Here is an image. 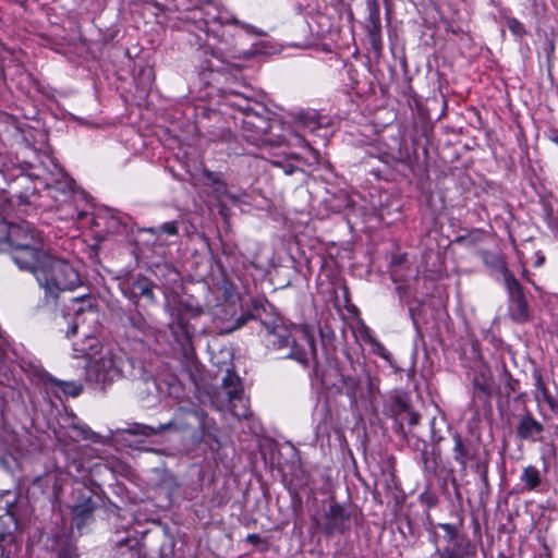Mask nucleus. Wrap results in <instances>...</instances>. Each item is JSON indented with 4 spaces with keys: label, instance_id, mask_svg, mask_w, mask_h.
<instances>
[{
    "label": "nucleus",
    "instance_id": "nucleus-9",
    "mask_svg": "<svg viewBox=\"0 0 558 558\" xmlns=\"http://www.w3.org/2000/svg\"><path fill=\"white\" fill-rule=\"evenodd\" d=\"M515 402L522 403V412L518 415L511 414L517 417L515 436L522 441L536 442L542 439L544 425L534 417L531 410L525 403V395L520 393L514 398Z\"/></svg>",
    "mask_w": 558,
    "mask_h": 558
},
{
    "label": "nucleus",
    "instance_id": "nucleus-29",
    "mask_svg": "<svg viewBox=\"0 0 558 558\" xmlns=\"http://www.w3.org/2000/svg\"><path fill=\"white\" fill-rule=\"evenodd\" d=\"M355 335L368 345L376 339L372 329L364 323H361L356 328Z\"/></svg>",
    "mask_w": 558,
    "mask_h": 558
},
{
    "label": "nucleus",
    "instance_id": "nucleus-31",
    "mask_svg": "<svg viewBox=\"0 0 558 558\" xmlns=\"http://www.w3.org/2000/svg\"><path fill=\"white\" fill-rule=\"evenodd\" d=\"M369 345L374 354L378 355L379 357L386 361H390V352L377 339H375Z\"/></svg>",
    "mask_w": 558,
    "mask_h": 558
},
{
    "label": "nucleus",
    "instance_id": "nucleus-16",
    "mask_svg": "<svg viewBox=\"0 0 558 558\" xmlns=\"http://www.w3.org/2000/svg\"><path fill=\"white\" fill-rule=\"evenodd\" d=\"M173 425L172 422H168L166 424H159L158 426H150L145 425L141 423H130L125 428L122 429L123 433L130 434V435H141L145 437H149L153 435H158L169 428H171Z\"/></svg>",
    "mask_w": 558,
    "mask_h": 558
},
{
    "label": "nucleus",
    "instance_id": "nucleus-24",
    "mask_svg": "<svg viewBox=\"0 0 558 558\" xmlns=\"http://www.w3.org/2000/svg\"><path fill=\"white\" fill-rule=\"evenodd\" d=\"M140 231L150 233L155 235L157 240H159L162 234H166L168 236L178 235L179 227L177 221H168L159 227L142 228L140 229Z\"/></svg>",
    "mask_w": 558,
    "mask_h": 558
},
{
    "label": "nucleus",
    "instance_id": "nucleus-35",
    "mask_svg": "<svg viewBox=\"0 0 558 558\" xmlns=\"http://www.w3.org/2000/svg\"><path fill=\"white\" fill-rule=\"evenodd\" d=\"M59 558H78V555H77L75 548H73L71 546H65L60 549Z\"/></svg>",
    "mask_w": 558,
    "mask_h": 558
},
{
    "label": "nucleus",
    "instance_id": "nucleus-36",
    "mask_svg": "<svg viewBox=\"0 0 558 558\" xmlns=\"http://www.w3.org/2000/svg\"><path fill=\"white\" fill-rule=\"evenodd\" d=\"M509 28L515 33V34H519L523 31V26L522 24L517 21V20H511L510 23H509Z\"/></svg>",
    "mask_w": 558,
    "mask_h": 558
},
{
    "label": "nucleus",
    "instance_id": "nucleus-39",
    "mask_svg": "<svg viewBox=\"0 0 558 558\" xmlns=\"http://www.w3.org/2000/svg\"><path fill=\"white\" fill-rule=\"evenodd\" d=\"M545 263V256L541 253V252H537L536 253V260L534 262V266L535 267H542Z\"/></svg>",
    "mask_w": 558,
    "mask_h": 558
},
{
    "label": "nucleus",
    "instance_id": "nucleus-25",
    "mask_svg": "<svg viewBox=\"0 0 558 558\" xmlns=\"http://www.w3.org/2000/svg\"><path fill=\"white\" fill-rule=\"evenodd\" d=\"M47 383L49 385H51V383H52L54 386L60 388V390L65 396H70V397H77L82 392V390H83L82 385H78V384H75V383H70V381H62V380L51 379V377L48 378Z\"/></svg>",
    "mask_w": 558,
    "mask_h": 558
},
{
    "label": "nucleus",
    "instance_id": "nucleus-26",
    "mask_svg": "<svg viewBox=\"0 0 558 558\" xmlns=\"http://www.w3.org/2000/svg\"><path fill=\"white\" fill-rule=\"evenodd\" d=\"M70 428H71L70 437L74 440H80V439L93 440L95 437V433L87 425L73 422L71 424Z\"/></svg>",
    "mask_w": 558,
    "mask_h": 558
},
{
    "label": "nucleus",
    "instance_id": "nucleus-10",
    "mask_svg": "<svg viewBox=\"0 0 558 558\" xmlns=\"http://www.w3.org/2000/svg\"><path fill=\"white\" fill-rule=\"evenodd\" d=\"M119 287L122 294L134 304H137L141 299H145L150 304L156 303L155 283L141 274L123 279Z\"/></svg>",
    "mask_w": 558,
    "mask_h": 558
},
{
    "label": "nucleus",
    "instance_id": "nucleus-30",
    "mask_svg": "<svg viewBox=\"0 0 558 558\" xmlns=\"http://www.w3.org/2000/svg\"><path fill=\"white\" fill-rule=\"evenodd\" d=\"M299 122L306 128L314 129L317 124L315 112H302L298 116Z\"/></svg>",
    "mask_w": 558,
    "mask_h": 558
},
{
    "label": "nucleus",
    "instance_id": "nucleus-22",
    "mask_svg": "<svg viewBox=\"0 0 558 558\" xmlns=\"http://www.w3.org/2000/svg\"><path fill=\"white\" fill-rule=\"evenodd\" d=\"M228 102L230 106L238 108L244 117L246 113L252 111L254 108V102L256 101L250 99L246 96H243L238 92L230 90L228 95Z\"/></svg>",
    "mask_w": 558,
    "mask_h": 558
},
{
    "label": "nucleus",
    "instance_id": "nucleus-41",
    "mask_svg": "<svg viewBox=\"0 0 558 558\" xmlns=\"http://www.w3.org/2000/svg\"><path fill=\"white\" fill-rule=\"evenodd\" d=\"M7 451H8L7 447H0V459H3Z\"/></svg>",
    "mask_w": 558,
    "mask_h": 558
},
{
    "label": "nucleus",
    "instance_id": "nucleus-27",
    "mask_svg": "<svg viewBox=\"0 0 558 558\" xmlns=\"http://www.w3.org/2000/svg\"><path fill=\"white\" fill-rule=\"evenodd\" d=\"M208 179L213 181V183L215 185L214 192L217 194L218 197L226 196V197L232 199L233 202H235L238 199L234 195H232L228 192L227 184L223 181H221L220 179H218L217 177H215L214 173H209Z\"/></svg>",
    "mask_w": 558,
    "mask_h": 558
},
{
    "label": "nucleus",
    "instance_id": "nucleus-12",
    "mask_svg": "<svg viewBox=\"0 0 558 558\" xmlns=\"http://www.w3.org/2000/svg\"><path fill=\"white\" fill-rule=\"evenodd\" d=\"M534 379V399L539 402L542 400L549 407V409L558 414V391L553 393L546 385L539 371L532 373Z\"/></svg>",
    "mask_w": 558,
    "mask_h": 558
},
{
    "label": "nucleus",
    "instance_id": "nucleus-13",
    "mask_svg": "<svg viewBox=\"0 0 558 558\" xmlns=\"http://www.w3.org/2000/svg\"><path fill=\"white\" fill-rule=\"evenodd\" d=\"M367 11V33L371 38L373 47L377 49L380 46L381 32L380 10L378 2L375 0L368 1Z\"/></svg>",
    "mask_w": 558,
    "mask_h": 558
},
{
    "label": "nucleus",
    "instance_id": "nucleus-45",
    "mask_svg": "<svg viewBox=\"0 0 558 558\" xmlns=\"http://www.w3.org/2000/svg\"><path fill=\"white\" fill-rule=\"evenodd\" d=\"M213 54H214L215 57H217V59L222 60L221 56H220V54H218L217 52H213Z\"/></svg>",
    "mask_w": 558,
    "mask_h": 558
},
{
    "label": "nucleus",
    "instance_id": "nucleus-18",
    "mask_svg": "<svg viewBox=\"0 0 558 558\" xmlns=\"http://www.w3.org/2000/svg\"><path fill=\"white\" fill-rule=\"evenodd\" d=\"M452 440L453 459L461 466V470L465 471L468 462L471 459L469 447L464 444L462 437L457 433L452 436Z\"/></svg>",
    "mask_w": 558,
    "mask_h": 558
},
{
    "label": "nucleus",
    "instance_id": "nucleus-7",
    "mask_svg": "<svg viewBox=\"0 0 558 558\" xmlns=\"http://www.w3.org/2000/svg\"><path fill=\"white\" fill-rule=\"evenodd\" d=\"M202 11L204 15L203 22L206 27V33L214 36L220 43L226 44L227 46H231L233 39V35L229 34L225 28L230 24L240 25L247 33H252L258 36L264 34L260 31H256V28L252 25L241 23L227 10L221 9L216 4H207L203 8Z\"/></svg>",
    "mask_w": 558,
    "mask_h": 558
},
{
    "label": "nucleus",
    "instance_id": "nucleus-17",
    "mask_svg": "<svg viewBox=\"0 0 558 558\" xmlns=\"http://www.w3.org/2000/svg\"><path fill=\"white\" fill-rule=\"evenodd\" d=\"M511 318L517 323H525L530 319V311L524 295L509 300Z\"/></svg>",
    "mask_w": 558,
    "mask_h": 558
},
{
    "label": "nucleus",
    "instance_id": "nucleus-33",
    "mask_svg": "<svg viewBox=\"0 0 558 558\" xmlns=\"http://www.w3.org/2000/svg\"><path fill=\"white\" fill-rule=\"evenodd\" d=\"M505 377H506V384H505L506 395L509 396L511 392H514L518 389L519 383L508 372H505Z\"/></svg>",
    "mask_w": 558,
    "mask_h": 558
},
{
    "label": "nucleus",
    "instance_id": "nucleus-43",
    "mask_svg": "<svg viewBox=\"0 0 558 558\" xmlns=\"http://www.w3.org/2000/svg\"><path fill=\"white\" fill-rule=\"evenodd\" d=\"M247 539L248 541L258 539V536L256 534H251V535L247 536Z\"/></svg>",
    "mask_w": 558,
    "mask_h": 558
},
{
    "label": "nucleus",
    "instance_id": "nucleus-28",
    "mask_svg": "<svg viewBox=\"0 0 558 558\" xmlns=\"http://www.w3.org/2000/svg\"><path fill=\"white\" fill-rule=\"evenodd\" d=\"M438 526L445 532V539L449 544L462 535L459 532V527L454 524L439 523Z\"/></svg>",
    "mask_w": 558,
    "mask_h": 558
},
{
    "label": "nucleus",
    "instance_id": "nucleus-23",
    "mask_svg": "<svg viewBox=\"0 0 558 558\" xmlns=\"http://www.w3.org/2000/svg\"><path fill=\"white\" fill-rule=\"evenodd\" d=\"M501 272L509 294V300L524 295L520 282L506 266H502Z\"/></svg>",
    "mask_w": 558,
    "mask_h": 558
},
{
    "label": "nucleus",
    "instance_id": "nucleus-1",
    "mask_svg": "<svg viewBox=\"0 0 558 558\" xmlns=\"http://www.w3.org/2000/svg\"><path fill=\"white\" fill-rule=\"evenodd\" d=\"M3 235H0V252H9L19 269L27 271L38 258L45 257L43 233L31 222L2 221Z\"/></svg>",
    "mask_w": 558,
    "mask_h": 558
},
{
    "label": "nucleus",
    "instance_id": "nucleus-40",
    "mask_svg": "<svg viewBox=\"0 0 558 558\" xmlns=\"http://www.w3.org/2000/svg\"><path fill=\"white\" fill-rule=\"evenodd\" d=\"M522 276H523V278H524L526 281H529V282L533 283V281H532V280H531V278H530V272H529V270H527L525 267H523Z\"/></svg>",
    "mask_w": 558,
    "mask_h": 558
},
{
    "label": "nucleus",
    "instance_id": "nucleus-47",
    "mask_svg": "<svg viewBox=\"0 0 558 558\" xmlns=\"http://www.w3.org/2000/svg\"><path fill=\"white\" fill-rule=\"evenodd\" d=\"M352 386H356V381L354 379H351Z\"/></svg>",
    "mask_w": 558,
    "mask_h": 558
},
{
    "label": "nucleus",
    "instance_id": "nucleus-38",
    "mask_svg": "<svg viewBox=\"0 0 558 558\" xmlns=\"http://www.w3.org/2000/svg\"><path fill=\"white\" fill-rule=\"evenodd\" d=\"M408 415H409V420H408V421H409V424H410L411 426H414V425H417V424H418V422H420V415H418L417 413H415V412H410Z\"/></svg>",
    "mask_w": 558,
    "mask_h": 558
},
{
    "label": "nucleus",
    "instance_id": "nucleus-21",
    "mask_svg": "<svg viewBox=\"0 0 558 558\" xmlns=\"http://www.w3.org/2000/svg\"><path fill=\"white\" fill-rule=\"evenodd\" d=\"M10 502L7 501L5 512L0 515V537L11 535L17 530V519L9 508Z\"/></svg>",
    "mask_w": 558,
    "mask_h": 558
},
{
    "label": "nucleus",
    "instance_id": "nucleus-49",
    "mask_svg": "<svg viewBox=\"0 0 558 558\" xmlns=\"http://www.w3.org/2000/svg\"><path fill=\"white\" fill-rule=\"evenodd\" d=\"M2 75V66L0 65V76Z\"/></svg>",
    "mask_w": 558,
    "mask_h": 558
},
{
    "label": "nucleus",
    "instance_id": "nucleus-3",
    "mask_svg": "<svg viewBox=\"0 0 558 558\" xmlns=\"http://www.w3.org/2000/svg\"><path fill=\"white\" fill-rule=\"evenodd\" d=\"M82 345L73 344L75 356L87 357L86 378L96 384H110L122 376L123 357L112 349L100 345L99 340L92 335H84Z\"/></svg>",
    "mask_w": 558,
    "mask_h": 558
},
{
    "label": "nucleus",
    "instance_id": "nucleus-5",
    "mask_svg": "<svg viewBox=\"0 0 558 558\" xmlns=\"http://www.w3.org/2000/svg\"><path fill=\"white\" fill-rule=\"evenodd\" d=\"M280 130V122L274 118V113L263 104L254 102L252 111L242 117L243 137L254 145H282L290 144L294 140L298 144H305L302 136L293 135L288 140L282 135H275L272 131Z\"/></svg>",
    "mask_w": 558,
    "mask_h": 558
},
{
    "label": "nucleus",
    "instance_id": "nucleus-19",
    "mask_svg": "<svg viewBox=\"0 0 558 558\" xmlns=\"http://www.w3.org/2000/svg\"><path fill=\"white\" fill-rule=\"evenodd\" d=\"M492 384L493 379L490 371L486 367L481 368L475 374L473 379L474 396H476L477 393H482L486 397L489 396Z\"/></svg>",
    "mask_w": 558,
    "mask_h": 558
},
{
    "label": "nucleus",
    "instance_id": "nucleus-42",
    "mask_svg": "<svg viewBox=\"0 0 558 558\" xmlns=\"http://www.w3.org/2000/svg\"><path fill=\"white\" fill-rule=\"evenodd\" d=\"M205 416H206V414H205L204 412H199V418H201V425H202V426H204V425H205V422H204Z\"/></svg>",
    "mask_w": 558,
    "mask_h": 558
},
{
    "label": "nucleus",
    "instance_id": "nucleus-6",
    "mask_svg": "<svg viewBox=\"0 0 558 558\" xmlns=\"http://www.w3.org/2000/svg\"><path fill=\"white\" fill-rule=\"evenodd\" d=\"M209 398L211 405L218 411L229 410L238 418L247 417L250 414L243 400V387L240 377L230 369L222 378L221 387L214 390Z\"/></svg>",
    "mask_w": 558,
    "mask_h": 558
},
{
    "label": "nucleus",
    "instance_id": "nucleus-11",
    "mask_svg": "<svg viewBox=\"0 0 558 558\" xmlns=\"http://www.w3.org/2000/svg\"><path fill=\"white\" fill-rule=\"evenodd\" d=\"M73 302L80 303L81 305L74 308L73 323L65 331L66 337L75 335L77 332L78 327L87 319L92 322H97L99 316L97 305L92 303L89 298H75L73 299Z\"/></svg>",
    "mask_w": 558,
    "mask_h": 558
},
{
    "label": "nucleus",
    "instance_id": "nucleus-48",
    "mask_svg": "<svg viewBox=\"0 0 558 558\" xmlns=\"http://www.w3.org/2000/svg\"><path fill=\"white\" fill-rule=\"evenodd\" d=\"M457 241H458V242H461V241H463V238H462V236H461V238H458V240H457Z\"/></svg>",
    "mask_w": 558,
    "mask_h": 558
},
{
    "label": "nucleus",
    "instance_id": "nucleus-4",
    "mask_svg": "<svg viewBox=\"0 0 558 558\" xmlns=\"http://www.w3.org/2000/svg\"><path fill=\"white\" fill-rule=\"evenodd\" d=\"M36 278L40 288L45 290L47 300H56L59 293L73 290L81 284L76 269L64 258L45 252V257L38 258L33 268L27 270Z\"/></svg>",
    "mask_w": 558,
    "mask_h": 558
},
{
    "label": "nucleus",
    "instance_id": "nucleus-44",
    "mask_svg": "<svg viewBox=\"0 0 558 558\" xmlns=\"http://www.w3.org/2000/svg\"><path fill=\"white\" fill-rule=\"evenodd\" d=\"M550 140L558 145V135L551 136Z\"/></svg>",
    "mask_w": 558,
    "mask_h": 558
},
{
    "label": "nucleus",
    "instance_id": "nucleus-32",
    "mask_svg": "<svg viewBox=\"0 0 558 558\" xmlns=\"http://www.w3.org/2000/svg\"><path fill=\"white\" fill-rule=\"evenodd\" d=\"M119 550L123 558H142L140 550L133 548V546H128L124 543H119Z\"/></svg>",
    "mask_w": 558,
    "mask_h": 558
},
{
    "label": "nucleus",
    "instance_id": "nucleus-37",
    "mask_svg": "<svg viewBox=\"0 0 558 558\" xmlns=\"http://www.w3.org/2000/svg\"><path fill=\"white\" fill-rule=\"evenodd\" d=\"M272 163H274L275 166H277V167H282V168H283V172H284L286 174H292V173L294 172V170H295V167H293V166H291V165H288V166L283 167V166L281 165V162H280V161H277V160H276V161H274Z\"/></svg>",
    "mask_w": 558,
    "mask_h": 558
},
{
    "label": "nucleus",
    "instance_id": "nucleus-8",
    "mask_svg": "<svg viewBox=\"0 0 558 558\" xmlns=\"http://www.w3.org/2000/svg\"><path fill=\"white\" fill-rule=\"evenodd\" d=\"M318 530L325 535L343 534L350 530L351 513L340 504L331 501L328 509L319 517H314Z\"/></svg>",
    "mask_w": 558,
    "mask_h": 558
},
{
    "label": "nucleus",
    "instance_id": "nucleus-34",
    "mask_svg": "<svg viewBox=\"0 0 558 558\" xmlns=\"http://www.w3.org/2000/svg\"><path fill=\"white\" fill-rule=\"evenodd\" d=\"M128 320L135 329L143 330L145 327V320L141 315L130 316Z\"/></svg>",
    "mask_w": 558,
    "mask_h": 558
},
{
    "label": "nucleus",
    "instance_id": "nucleus-2",
    "mask_svg": "<svg viewBox=\"0 0 558 558\" xmlns=\"http://www.w3.org/2000/svg\"><path fill=\"white\" fill-rule=\"evenodd\" d=\"M265 339L275 350H288L286 357L307 365L310 357H316L315 338L305 325L264 323Z\"/></svg>",
    "mask_w": 558,
    "mask_h": 558
},
{
    "label": "nucleus",
    "instance_id": "nucleus-14",
    "mask_svg": "<svg viewBox=\"0 0 558 558\" xmlns=\"http://www.w3.org/2000/svg\"><path fill=\"white\" fill-rule=\"evenodd\" d=\"M169 327L181 347H186L191 343L195 329L181 315H178Z\"/></svg>",
    "mask_w": 558,
    "mask_h": 558
},
{
    "label": "nucleus",
    "instance_id": "nucleus-46",
    "mask_svg": "<svg viewBox=\"0 0 558 558\" xmlns=\"http://www.w3.org/2000/svg\"><path fill=\"white\" fill-rule=\"evenodd\" d=\"M555 433L558 436V424L555 426Z\"/></svg>",
    "mask_w": 558,
    "mask_h": 558
},
{
    "label": "nucleus",
    "instance_id": "nucleus-15",
    "mask_svg": "<svg viewBox=\"0 0 558 558\" xmlns=\"http://www.w3.org/2000/svg\"><path fill=\"white\" fill-rule=\"evenodd\" d=\"M437 553H448L449 558H464L475 553L474 546L471 544L466 535H461L456 541L450 543V546L445 547Z\"/></svg>",
    "mask_w": 558,
    "mask_h": 558
},
{
    "label": "nucleus",
    "instance_id": "nucleus-20",
    "mask_svg": "<svg viewBox=\"0 0 558 558\" xmlns=\"http://www.w3.org/2000/svg\"><path fill=\"white\" fill-rule=\"evenodd\" d=\"M520 480L526 490H536L542 483L541 472L536 466L527 465L523 469Z\"/></svg>",
    "mask_w": 558,
    "mask_h": 558
}]
</instances>
